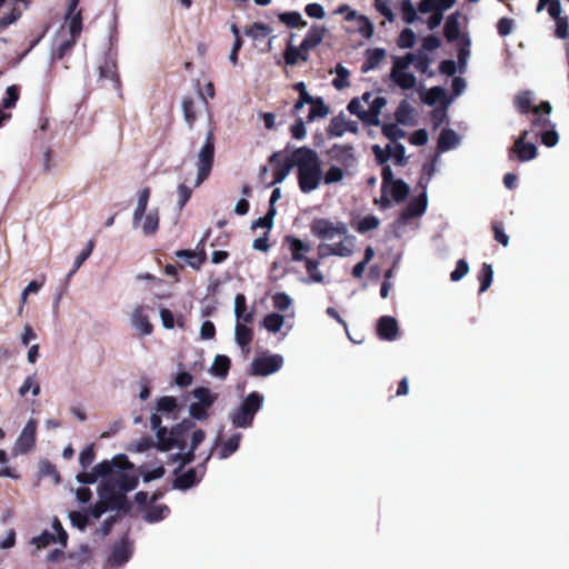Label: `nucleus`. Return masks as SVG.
Returning <instances> with one entry per match:
<instances>
[{
  "label": "nucleus",
  "instance_id": "nucleus-1",
  "mask_svg": "<svg viewBox=\"0 0 569 569\" xmlns=\"http://www.w3.org/2000/svg\"><path fill=\"white\" fill-rule=\"evenodd\" d=\"M133 465L126 455H116L111 460L98 463L90 472L79 473L77 480L81 483H94L101 480L99 500L90 507L93 519L100 518L108 510H120L126 506V495L132 491L139 482L131 470Z\"/></svg>",
  "mask_w": 569,
  "mask_h": 569
},
{
  "label": "nucleus",
  "instance_id": "nucleus-2",
  "mask_svg": "<svg viewBox=\"0 0 569 569\" xmlns=\"http://www.w3.org/2000/svg\"><path fill=\"white\" fill-rule=\"evenodd\" d=\"M311 233L322 242L318 246L321 259L337 256L350 257L355 251L356 238L349 233L346 222L328 218H316L310 223Z\"/></svg>",
  "mask_w": 569,
  "mask_h": 569
},
{
  "label": "nucleus",
  "instance_id": "nucleus-3",
  "mask_svg": "<svg viewBox=\"0 0 569 569\" xmlns=\"http://www.w3.org/2000/svg\"><path fill=\"white\" fill-rule=\"evenodd\" d=\"M290 164L297 169L299 188L303 193L319 188L322 170L320 158L315 150L308 147L295 149L290 152Z\"/></svg>",
  "mask_w": 569,
  "mask_h": 569
},
{
  "label": "nucleus",
  "instance_id": "nucleus-4",
  "mask_svg": "<svg viewBox=\"0 0 569 569\" xmlns=\"http://www.w3.org/2000/svg\"><path fill=\"white\" fill-rule=\"evenodd\" d=\"M150 199V189L143 188L138 192L137 204L132 213V227L144 237H152L159 229V210L157 208L148 209Z\"/></svg>",
  "mask_w": 569,
  "mask_h": 569
},
{
  "label": "nucleus",
  "instance_id": "nucleus-5",
  "mask_svg": "<svg viewBox=\"0 0 569 569\" xmlns=\"http://www.w3.org/2000/svg\"><path fill=\"white\" fill-rule=\"evenodd\" d=\"M387 100L385 97L365 92L360 98L352 99L348 104L350 113L357 116L362 122L370 126L380 124V113Z\"/></svg>",
  "mask_w": 569,
  "mask_h": 569
},
{
  "label": "nucleus",
  "instance_id": "nucleus-6",
  "mask_svg": "<svg viewBox=\"0 0 569 569\" xmlns=\"http://www.w3.org/2000/svg\"><path fill=\"white\" fill-rule=\"evenodd\" d=\"M264 397L257 391L250 392L241 403L230 410L228 418L233 427L248 429L252 426L256 413L262 409Z\"/></svg>",
  "mask_w": 569,
  "mask_h": 569
},
{
  "label": "nucleus",
  "instance_id": "nucleus-7",
  "mask_svg": "<svg viewBox=\"0 0 569 569\" xmlns=\"http://www.w3.org/2000/svg\"><path fill=\"white\" fill-rule=\"evenodd\" d=\"M411 58H413L411 54H405L402 57H393L392 59L390 79L402 90H411L417 86V78L409 70Z\"/></svg>",
  "mask_w": 569,
  "mask_h": 569
},
{
  "label": "nucleus",
  "instance_id": "nucleus-8",
  "mask_svg": "<svg viewBox=\"0 0 569 569\" xmlns=\"http://www.w3.org/2000/svg\"><path fill=\"white\" fill-rule=\"evenodd\" d=\"M214 157V140L211 132H208L206 140L197 153V178L194 180V187H199L207 178L213 167Z\"/></svg>",
  "mask_w": 569,
  "mask_h": 569
},
{
  "label": "nucleus",
  "instance_id": "nucleus-9",
  "mask_svg": "<svg viewBox=\"0 0 569 569\" xmlns=\"http://www.w3.org/2000/svg\"><path fill=\"white\" fill-rule=\"evenodd\" d=\"M427 206L428 198L426 191H423L418 198L408 203L400 217L395 221L393 229L396 236L401 237L409 220L421 217L426 212Z\"/></svg>",
  "mask_w": 569,
  "mask_h": 569
},
{
  "label": "nucleus",
  "instance_id": "nucleus-10",
  "mask_svg": "<svg viewBox=\"0 0 569 569\" xmlns=\"http://www.w3.org/2000/svg\"><path fill=\"white\" fill-rule=\"evenodd\" d=\"M194 401L189 407V413L193 419L203 420L208 416V410L217 400V393L208 388H196L192 391Z\"/></svg>",
  "mask_w": 569,
  "mask_h": 569
},
{
  "label": "nucleus",
  "instance_id": "nucleus-11",
  "mask_svg": "<svg viewBox=\"0 0 569 569\" xmlns=\"http://www.w3.org/2000/svg\"><path fill=\"white\" fill-rule=\"evenodd\" d=\"M284 359L278 353H263L251 362L250 373L252 376L267 377L278 372L283 366Z\"/></svg>",
  "mask_w": 569,
  "mask_h": 569
},
{
  "label": "nucleus",
  "instance_id": "nucleus-12",
  "mask_svg": "<svg viewBox=\"0 0 569 569\" xmlns=\"http://www.w3.org/2000/svg\"><path fill=\"white\" fill-rule=\"evenodd\" d=\"M52 528L57 536L49 531H43L41 535L32 538L31 543L36 547V551L46 548L50 543L57 541L60 542L63 547L67 546L68 533L57 518L53 520Z\"/></svg>",
  "mask_w": 569,
  "mask_h": 569
},
{
  "label": "nucleus",
  "instance_id": "nucleus-13",
  "mask_svg": "<svg viewBox=\"0 0 569 569\" xmlns=\"http://www.w3.org/2000/svg\"><path fill=\"white\" fill-rule=\"evenodd\" d=\"M36 430H37V421L34 419H29L23 429L21 430L19 437L16 440L13 447V455H22L26 453L34 446L36 441Z\"/></svg>",
  "mask_w": 569,
  "mask_h": 569
},
{
  "label": "nucleus",
  "instance_id": "nucleus-14",
  "mask_svg": "<svg viewBox=\"0 0 569 569\" xmlns=\"http://www.w3.org/2000/svg\"><path fill=\"white\" fill-rule=\"evenodd\" d=\"M206 433L202 430H194L190 437V446L183 445V440L180 442L179 451L171 458L180 462V467L191 462L193 460V451L204 440Z\"/></svg>",
  "mask_w": 569,
  "mask_h": 569
},
{
  "label": "nucleus",
  "instance_id": "nucleus-15",
  "mask_svg": "<svg viewBox=\"0 0 569 569\" xmlns=\"http://www.w3.org/2000/svg\"><path fill=\"white\" fill-rule=\"evenodd\" d=\"M157 438V448L161 451H169L172 449H178L180 447V442L183 440V433L180 427H177L172 430H159L156 433Z\"/></svg>",
  "mask_w": 569,
  "mask_h": 569
},
{
  "label": "nucleus",
  "instance_id": "nucleus-16",
  "mask_svg": "<svg viewBox=\"0 0 569 569\" xmlns=\"http://www.w3.org/2000/svg\"><path fill=\"white\" fill-rule=\"evenodd\" d=\"M546 8L549 16L556 22V37L559 39L569 38V19L561 17L562 8L560 0H552L551 3H547Z\"/></svg>",
  "mask_w": 569,
  "mask_h": 569
},
{
  "label": "nucleus",
  "instance_id": "nucleus-17",
  "mask_svg": "<svg viewBox=\"0 0 569 569\" xmlns=\"http://www.w3.org/2000/svg\"><path fill=\"white\" fill-rule=\"evenodd\" d=\"M211 457V451H209L204 459H203V463H206ZM204 475V465L200 466L199 469H189L188 471H186L184 473H182L181 476H179L176 480H174V487L176 488H179V489H189L191 487H193L196 483H198L200 481V479L203 477Z\"/></svg>",
  "mask_w": 569,
  "mask_h": 569
},
{
  "label": "nucleus",
  "instance_id": "nucleus-18",
  "mask_svg": "<svg viewBox=\"0 0 569 569\" xmlns=\"http://www.w3.org/2000/svg\"><path fill=\"white\" fill-rule=\"evenodd\" d=\"M529 130H525L521 136L515 141L512 151L517 154L518 159L522 162L530 161L537 156V147L532 142H527Z\"/></svg>",
  "mask_w": 569,
  "mask_h": 569
},
{
  "label": "nucleus",
  "instance_id": "nucleus-19",
  "mask_svg": "<svg viewBox=\"0 0 569 569\" xmlns=\"http://www.w3.org/2000/svg\"><path fill=\"white\" fill-rule=\"evenodd\" d=\"M533 112L536 114L535 120L532 121L531 130L537 137V131L548 130L553 123L550 121L548 114L551 112V106L549 102H542L540 107H535Z\"/></svg>",
  "mask_w": 569,
  "mask_h": 569
},
{
  "label": "nucleus",
  "instance_id": "nucleus-20",
  "mask_svg": "<svg viewBox=\"0 0 569 569\" xmlns=\"http://www.w3.org/2000/svg\"><path fill=\"white\" fill-rule=\"evenodd\" d=\"M131 326L141 336H150L152 333V325L144 312L143 307H136L130 317Z\"/></svg>",
  "mask_w": 569,
  "mask_h": 569
},
{
  "label": "nucleus",
  "instance_id": "nucleus-21",
  "mask_svg": "<svg viewBox=\"0 0 569 569\" xmlns=\"http://www.w3.org/2000/svg\"><path fill=\"white\" fill-rule=\"evenodd\" d=\"M327 32H328V30L323 26H319V24L311 26L310 29L308 30L305 39L301 42V49L303 51H309V50L316 48L317 46H319L322 42Z\"/></svg>",
  "mask_w": 569,
  "mask_h": 569
},
{
  "label": "nucleus",
  "instance_id": "nucleus-22",
  "mask_svg": "<svg viewBox=\"0 0 569 569\" xmlns=\"http://www.w3.org/2000/svg\"><path fill=\"white\" fill-rule=\"evenodd\" d=\"M378 335L383 340L392 341L398 337V322L393 317L383 316L378 322Z\"/></svg>",
  "mask_w": 569,
  "mask_h": 569
},
{
  "label": "nucleus",
  "instance_id": "nucleus-23",
  "mask_svg": "<svg viewBox=\"0 0 569 569\" xmlns=\"http://www.w3.org/2000/svg\"><path fill=\"white\" fill-rule=\"evenodd\" d=\"M131 553L132 548L130 543L122 540L113 547L112 553L108 559V563L110 566H122L130 559Z\"/></svg>",
  "mask_w": 569,
  "mask_h": 569
},
{
  "label": "nucleus",
  "instance_id": "nucleus-24",
  "mask_svg": "<svg viewBox=\"0 0 569 569\" xmlns=\"http://www.w3.org/2000/svg\"><path fill=\"white\" fill-rule=\"evenodd\" d=\"M234 317L236 322L252 323L254 320V310L247 308L246 297L242 293H238L234 298Z\"/></svg>",
  "mask_w": 569,
  "mask_h": 569
},
{
  "label": "nucleus",
  "instance_id": "nucleus-25",
  "mask_svg": "<svg viewBox=\"0 0 569 569\" xmlns=\"http://www.w3.org/2000/svg\"><path fill=\"white\" fill-rule=\"evenodd\" d=\"M248 325L249 323L244 322H236L234 326V340L246 355L249 352V345L253 337L252 329L248 327Z\"/></svg>",
  "mask_w": 569,
  "mask_h": 569
},
{
  "label": "nucleus",
  "instance_id": "nucleus-26",
  "mask_svg": "<svg viewBox=\"0 0 569 569\" xmlns=\"http://www.w3.org/2000/svg\"><path fill=\"white\" fill-rule=\"evenodd\" d=\"M286 242L289 246L292 260L306 262V259H308L306 254L311 250L310 243L295 237H287Z\"/></svg>",
  "mask_w": 569,
  "mask_h": 569
},
{
  "label": "nucleus",
  "instance_id": "nucleus-27",
  "mask_svg": "<svg viewBox=\"0 0 569 569\" xmlns=\"http://www.w3.org/2000/svg\"><path fill=\"white\" fill-rule=\"evenodd\" d=\"M66 24L69 29L70 37L76 40L82 30V16L78 8L72 10L71 6L69 4L66 16Z\"/></svg>",
  "mask_w": 569,
  "mask_h": 569
},
{
  "label": "nucleus",
  "instance_id": "nucleus-28",
  "mask_svg": "<svg viewBox=\"0 0 569 569\" xmlns=\"http://www.w3.org/2000/svg\"><path fill=\"white\" fill-rule=\"evenodd\" d=\"M347 131L356 132L357 123L353 121H349L342 117H336L331 120V123L329 126L330 136L341 137Z\"/></svg>",
  "mask_w": 569,
  "mask_h": 569
},
{
  "label": "nucleus",
  "instance_id": "nucleus-29",
  "mask_svg": "<svg viewBox=\"0 0 569 569\" xmlns=\"http://www.w3.org/2000/svg\"><path fill=\"white\" fill-rule=\"evenodd\" d=\"M456 3V0H421L418 9L421 13L446 11Z\"/></svg>",
  "mask_w": 569,
  "mask_h": 569
},
{
  "label": "nucleus",
  "instance_id": "nucleus-30",
  "mask_svg": "<svg viewBox=\"0 0 569 569\" xmlns=\"http://www.w3.org/2000/svg\"><path fill=\"white\" fill-rule=\"evenodd\" d=\"M397 180L398 179L393 178L392 169L389 166H385L382 169V194L379 200H376V203L379 204L381 208H388L390 206L391 201L388 199V187L390 183Z\"/></svg>",
  "mask_w": 569,
  "mask_h": 569
},
{
  "label": "nucleus",
  "instance_id": "nucleus-31",
  "mask_svg": "<svg viewBox=\"0 0 569 569\" xmlns=\"http://www.w3.org/2000/svg\"><path fill=\"white\" fill-rule=\"evenodd\" d=\"M319 261L316 259H306L305 268L308 273V278L303 279L302 282L310 283H323L326 278L322 271L319 269Z\"/></svg>",
  "mask_w": 569,
  "mask_h": 569
},
{
  "label": "nucleus",
  "instance_id": "nucleus-32",
  "mask_svg": "<svg viewBox=\"0 0 569 569\" xmlns=\"http://www.w3.org/2000/svg\"><path fill=\"white\" fill-rule=\"evenodd\" d=\"M460 144V137L451 129L441 131L438 140V149L441 152L449 151Z\"/></svg>",
  "mask_w": 569,
  "mask_h": 569
},
{
  "label": "nucleus",
  "instance_id": "nucleus-33",
  "mask_svg": "<svg viewBox=\"0 0 569 569\" xmlns=\"http://www.w3.org/2000/svg\"><path fill=\"white\" fill-rule=\"evenodd\" d=\"M398 123L412 126L415 123V109L407 100H402L395 113Z\"/></svg>",
  "mask_w": 569,
  "mask_h": 569
},
{
  "label": "nucleus",
  "instance_id": "nucleus-34",
  "mask_svg": "<svg viewBox=\"0 0 569 569\" xmlns=\"http://www.w3.org/2000/svg\"><path fill=\"white\" fill-rule=\"evenodd\" d=\"M272 33V29L264 23L256 22L244 29V34L253 41H260L268 38Z\"/></svg>",
  "mask_w": 569,
  "mask_h": 569
},
{
  "label": "nucleus",
  "instance_id": "nucleus-35",
  "mask_svg": "<svg viewBox=\"0 0 569 569\" xmlns=\"http://www.w3.org/2000/svg\"><path fill=\"white\" fill-rule=\"evenodd\" d=\"M408 193L409 186L400 179L390 183L388 187V199L390 200L391 198L397 203L403 201Z\"/></svg>",
  "mask_w": 569,
  "mask_h": 569
},
{
  "label": "nucleus",
  "instance_id": "nucleus-36",
  "mask_svg": "<svg viewBox=\"0 0 569 569\" xmlns=\"http://www.w3.org/2000/svg\"><path fill=\"white\" fill-rule=\"evenodd\" d=\"M170 510L166 505H150L143 515V518L148 522H158L168 517Z\"/></svg>",
  "mask_w": 569,
  "mask_h": 569
},
{
  "label": "nucleus",
  "instance_id": "nucleus-37",
  "mask_svg": "<svg viewBox=\"0 0 569 569\" xmlns=\"http://www.w3.org/2000/svg\"><path fill=\"white\" fill-rule=\"evenodd\" d=\"M284 326V317L277 312H270L264 316L262 320V327L269 333H278Z\"/></svg>",
  "mask_w": 569,
  "mask_h": 569
},
{
  "label": "nucleus",
  "instance_id": "nucleus-38",
  "mask_svg": "<svg viewBox=\"0 0 569 569\" xmlns=\"http://www.w3.org/2000/svg\"><path fill=\"white\" fill-rule=\"evenodd\" d=\"M460 16L459 13H453L448 17L445 23V37L448 41H456L460 37Z\"/></svg>",
  "mask_w": 569,
  "mask_h": 569
},
{
  "label": "nucleus",
  "instance_id": "nucleus-39",
  "mask_svg": "<svg viewBox=\"0 0 569 569\" xmlns=\"http://www.w3.org/2000/svg\"><path fill=\"white\" fill-rule=\"evenodd\" d=\"M99 77H100V79H106V80L111 81L114 84V88L119 87L118 70H117V64L114 61L106 60L99 67Z\"/></svg>",
  "mask_w": 569,
  "mask_h": 569
},
{
  "label": "nucleus",
  "instance_id": "nucleus-40",
  "mask_svg": "<svg viewBox=\"0 0 569 569\" xmlns=\"http://www.w3.org/2000/svg\"><path fill=\"white\" fill-rule=\"evenodd\" d=\"M408 54L413 57L410 60V66L413 64L416 70L420 73H428L429 76H432V72H429L431 59L426 52H409Z\"/></svg>",
  "mask_w": 569,
  "mask_h": 569
},
{
  "label": "nucleus",
  "instance_id": "nucleus-41",
  "mask_svg": "<svg viewBox=\"0 0 569 569\" xmlns=\"http://www.w3.org/2000/svg\"><path fill=\"white\" fill-rule=\"evenodd\" d=\"M241 437L242 436L240 432H234L227 440H224L219 452V458L227 459L229 456L236 452L239 448Z\"/></svg>",
  "mask_w": 569,
  "mask_h": 569
},
{
  "label": "nucleus",
  "instance_id": "nucleus-42",
  "mask_svg": "<svg viewBox=\"0 0 569 569\" xmlns=\"http://www.w3.org/2000/svg\"><path fill=\"white\" fill-rule=\"evenodd\" d=\"M284 60L289 66L297 64L299 60L307 61L308 51H303L301 44L299 47L289 44L284 51Z\"/></svg>",
  "mask_w": 569,
  "mask_h": 569
},
{
  "label": "nucleus",
  "instance_id": "nucleus-43",
  "mask_svg": "<svg viewBox=\"0 0 569 569\" xmlns=\"http://www.w3.org/2000/svg\"><path fill=\"white\" fill-rule=\"evenodd\" d=\"M230 368V360L227 356L218 355L216 356L210 372L214 377L224 378L229 371Z\"/></svg>",
  "mask_w": 569,
  "mask_h": 569
},
{
  "label": "nucleus",
  "instance_id": "nucleus-44",
  "mask_svg": "<svg viewBox=\"0 0 569 569\" xmlns=\"http://www.w3.org/2000/svg\"><path fill=\"white\" fill-rule=\"evenodd\" d=\"M329 113L328 107L325 104L321 98H316V100L310 104L309 113L307 116V121L312 122L317 119H321L327 117Z\"/></svg>",
  "mask_w": 569,
  "mask_h": 569
},
{
  "label": "nucleus",
  "instance_id": "nucleus-45",
  "mask_svg": "<svg viewBox=\"0 0 569 569\" xmlns=\"http://www.w3.org/2000/svg\"><path fill=\"white\" fill-rule=\"evenodd\" d=\"M385 57H386V51L383 49L376 48V49L368 50L367 59L362 66V70L365 72H368V71L375 69L383 60Z\"/></svg>",
  "mask_w": 569,
  "mask_h": 569
},
{
  "label": "nucleus",
  "instance_id": "nucleus-46",
  "mask_svg": "<svg viewBox=\"0 0 569 569\" xmlns=\"http://www.w3.org/2000/svg\"><path fill=\"white\" fill-rule=\"evenodd\" d=\"M279 20L290 28H305L307 26L301 13L297 11L280 13Z\"/></svg>",
  "mask_w": 569,
  "mask_h": 569
},
{
  "label": "nucleus",
  "instance_id": "nucleus-47",
  "mask_svg": "<svg viewBox=\"0 0 569 569\" xmlns=\"http://www.w3.org/2000/svg\"><path fill=\"white\" fill-rule=\"evenodd\" d=\"M335 72H336V78L332 80L333 87L337 90H342V89L349 87V84H350L349 70L345 66L339 63V64H337Z\"/></svg>",
  "mask_w": 569,
  "mask_h": 569
},
{
  "label": "nucleus",
  "instance_id": "nucleus-48",
  "mask_svg": "<svg viewBox=\"0 0 569 569\" xmlns=\"http://www.w3.org/2000/svg\"><path fill=\"white\" fill-rule=\"evenodd\" d=\"M140 473L143 482H150L152 480L160 479L164 475V468L162 465L142 466L140 467Z\"/></svg>",
  "mask_w": 569,
  "mask_h": 569
},
{
  "label": "nucleus",
  "instance_id": "nucleus-49",
  "mask_svg": "<svg viewBox=\"0 0 569 569\" xmlns=\"http://www.w3.org/2000/svg\"><path fill=\"white\" fill-rule=\"evenodd\" d=\"M295 166L290 164V153L286 157L284 163H278L273 172V181L271 184L281 183L290 173Z\"/></svg>",
  "mask_w": 569,
  "mask_h": 569
},
{
  "label": "nucleus",
  "instance_id": "nucleus-50",
  "mask_svg": "<svg viewBox=\"0 0 569 569\" xmlns=\"http://www.w3.org/2000/svg\"><path fill=\"white\" fill-rule=\"evenodd\" d=\"M532 101H533V97H532V92L530 91H523V92H520L519 94H517V97L515 98V104H516V108L521 112V113H527L529 112L531 109L533 110L532 108Z\"/></svg>",
  "mask_w": 569,
  "mask_h": 569
},
{
  "label": "nucleus",
  "instance_id": "nucleus-51",
  "mask_svg": "<svg viewBox=\"0 0 569 569\" xmlns=\"http://www.w3.org/2000/svg\"><path fill=\"white\" fill-rule=\"evenodd\" d=\"M29 391H31L34 397L40 393V385L37 381L36 375L28 376L19 388V395L21 397H24Z\"/></svg>",
  "mask_w": 569,
  "mask_h": 569
},
{
  "label": "nucleus",
  "instance_id": "nucleus-52",
  "mask_svg": "<svg viewBox=\"0 0 569 569\" xmlns=\"http://www.w3.org/2000/svg\"><path fill=\"white\" fill-rule=\"evenodd\" d=\"M272 306L279 311H287L291 308L293 301L286 292H277L271 297Z\"/></svg>",
  "mask_w": 569,
  "mask_h": 569
},
{
  "label": "nucleus",
  "instance_id": "nucleus-53",
  "mask_svg": "<svg viewBox=\"0 0 569 569\" xmlns=\"http://www.w3.org/2000/svg\"><path fill=\"white\" fill-rule=\"evenodd\" d=\"M357 32L366 39L372 38L375 33V27L367 16L362 14V17L359 18L357 22Z\"/></svg>",
  "mask_w": 569,
  "mask_h": 569
},
{
  "label": "nucleus",
  "instance_id": "nucleus-54",
  "mask_svg": "<svg viewBox=\"0 0 569 569\" xmlns=\"http://www.w3.org/2000/svg\"><path fill=\"white\" fill-rule=\"evenodd\" d=\"M400 9L402 19L407 23H413L418 19L417 10L411 0H401Z\"/></svg>",
  "mask_w": 569,
  "mask_h": 569
},
{
  "label": "nucleus",
  "instance_id": "nucleus-55",
  "mask_svg": "<svg viewBox=\"0 0 569 569\" xmlns=\"http://www.w3.org/2000/svg\"><path fill=\"white\" fill-rule=\"evenodd\" d=\"M537 137L541 138V143L546 147H555L559 141L558 132L555 124L545 131H537Z\"/></svg>",
  "mask_w": 569,
  "mask_h": 569
},
{
  "label": "nucleus",
  "instance_id": "nucleus-56",
  "mask_svg": "<svg viewBox=\"0 0 569 569\" xmlns=\"http://www.w3.org/2000/svg\"><path fill=\"white\" fill-rule=\"evenodd\" d=\"M343 178H345V171H343V169H341L338 166H331L327 170L325 176L322 174V179L326 184L338 183V182L342 181Z\"/></svg>",
  "mask_w": 569,
  "mask_h": 569
},
{
  "label": "nucleus",
  "instance_id": "nucleus-57",
  "mask_svg": "<svg viewBox=\"0 0 569 569\" xmlns=\"http://www.w3.org/2000/svg\"><path fill=\"white\" fill-rule=\"evenodd\" d=\"M92 250H93V241L89 240L86 248L77 256L74 263H73V268L68 274L69 278L72 277L78 271V269L82 266V263L90 257Z\"/></svg>",
  "mask_w": 569,
  "mask_h": 569
},
{
  "label": "nucleus",
  "instance_id": "nucleus-58",
  "mask_svg": "<svg viewBox=\"0 0 569 569\" xmlns=\"http://www.w3.org/2000/svg\"><path fill=\"white\" fill-rule=\"evenodd\" d=\"M382 133L388 139H390L391 142H397V140H399L406 136V132L397 123L383 124Z\"/></svg>",
  "mask_w": 569,
  "mask_h": 569
},
{
  "label": "nucleus",
  "instance_id": "nucleus-59",
  "mask_svg": "<svg viewBox=\"0 0 569 569\" xmlns=\"http://www.w3.org/2000/svg\"><path fill=\"white\" fill-rule=\"evenodd\" d=\"M88 517L93 518L90 515V509L88 510V515L80 512V511H70L69 512V519H70L71 525L80 530L86 529V527L88 525Z\"/></svg>",
  "mask_w": 569,
  "mask_h": 569
},
{
  "label": "nucleus",
  "instance_id": "nucleus-60",
  "mask_svg": "<svg viewBox=\"0 0 569 569\" xmlns=\"http://www.w3.org/2000/svg\"><path fill=\"white\" fill-rule=\"evenodd\" d=\"M492 279H493V270H492V267L491 264L489 263H483L482 268H481V274H480V293L485 292L492 283Z\"/></svg>",
  "mask_w": 569,
  "mask_h": 569
},
{
  "label": "nucleus",
  "instance_id": "nucleus-61",
  "mask_svg": "<svg viewBox=\"0 0 569 569\" xmlns=\"http://www.w3.org/2000/svg\"><path fill=\"white\" fill-rule=\"evenodd\" d=\"M447 91L441 87L431 88L425 96V102L428 104H435L437 102H441L446 99Z\"/></svg>",
  "mask_w": 569,
  "mask_h": 569
},
{
  "label": "nucleus",
  "instance_id": "nucleus-62",
  "mask_svg": "<svg viewBox=\"0 0 569 569\" xmlns=\"http://www.w3.org/2000/svg\"><path fill=\"white\" fill-rule=\"evenodd\" d=\"M390 159H393L397 164L405 163V146L399 142H391L388 144Z\"/></svg>",
  "mask_w": 569,
  "mask_h": 569
},
{
  "label": "nucleus",
  "instance_id": "nucleus-63",
  "mask_svg": "<svg viewBox=\"0 0 569 569\" xmlns=\"http://www.w3.org/2000/svg\"><path fill=\"white\" fill-rule=\"evenodd\" d=\"M375 9L382 14L387 21L392 22L395 20V13L391 9L389 0H373Z\"/></svg>",
  "mask_w": 569,
  "mask_h": 569
},
{
  "label": "nucleus",
  "instance_id": "nucleus-64",
  "mask_svg": "<svg viewBox=\"0 0 569 569\" xmlns=\"http://www.w3.org/2000/svg\"><path fill=\"white\" fill-rule=\"evenodd\" d=\"M416 43V34L411 29H405L401 31L398 38V46L402 49H410Z\"/></svg>",
  "mask_w": 569,
  "mask_h": 569
}]
</instances>
